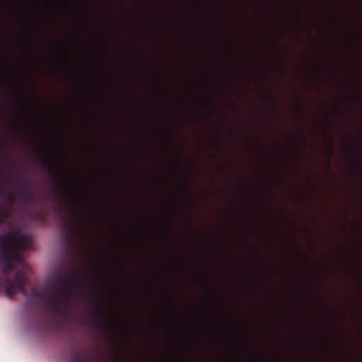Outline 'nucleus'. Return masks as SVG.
<instances>
[{
    "label": "nucleus",
    "instance_id": "1",
    "mask_svg": "<svg viewBox=\"0 0 362 362\" xmlns=\"http://www.w3.org/2000/svg\"><path fill=\"white\" fill-rule=\"evenodd\" d=\"M78 277L81 281L86 279L90 285V291L95 296L99 293V286L97 281L82 272H62L58 275L48 288L42 291L34 293L44 307L51 313H58L62 310L63 302L69 303L76 296V290L73 284V279Z\"/></svg>",
    "mask_w": 362,
    "mask_h": 362
},
{
    "label": "nucleus",
    "instance_id": "2",
    "mask_svg": "<svg viewBox=\"0 0 362 362\" xmlns=\"http://www.w3.org/2000/svg\"><path fill=\"white\" fill-rule=\"evenodd\" d=\"M32 240L29 235H21L19 231L13 230L5 233L0 238V262L5 261L1 270L7 274L14 270L13 261L20 260L17 252L26 251L30 248Z\"/></svg>",
    "mask_w": 362,
    "mask_h": 362
},
{
    "label": "nucleus",
    "instance_id": "3",
    "mask_svg": "<svg viewBox=\"0 0 362 362\" xmlns=\"http://www.w3.org/2000/svg\"><path fill=\"white\" fill-rule=\"evenodd\" d=\"M27 282L26 274L23 271H17L14 279L6 276L4 278V286L6 293L10 298H13L17 292L26 294L25 286Z\"/></svg>",
    "mask_w": 362,
    "mask_h": 362
},
{
    "label": "nucleus",
    "instance_id": "4",
    "mask_svg": "<svg viewBox=\"0 0 362 362\" xmlns=\"http://www.w3.org/2000/svg\"><path fill=\"white\" fill-rule=\"evenodd\" d=\"M17 185L23 189L21 192L22 202L30 206H35L39 201V197L35 190L30 187L28 181L23 177H19Z\"/></svg>",
    "mask_w": 362,
    "mask_h": 362
},
{
    "label": "nucleus",
    "instance_id": "5",
    "mask_svg": "<svg viewBox=\"0 0 362 362\" xmlns=\"http://www.w3.org/2000/svg\"><path fill=\"white\" fill-rule=\"evenodd\" d=\"M37 158L40 163L50 173L54 175V185L57 189L64 191L65 189L64 185L61 181L59 177L56 175V169L54 168L52 161L47 155L40 151H37Z\"/></svg>",
    "mask_w": 362,
    "mask_h": 362
},
{
    "label": "nucleus",
    "instance_id": "6",
    "mask_svg": "<svg viewBox=\"0 0 362 362\" xmlns=\"http://www.w3.org/2000/svg\"><path fill=\"white\" fill-rule=\"evenodd\" d=\"M9 216V212L7 209H0V225L4 223Z\"/></svg>",
    "mask_w": 362,
    "mask_h": 362
},
{
    "label": "nucleus",
    "instance_id": "7",
    "mask_svg": "<svg viewBox=\"0 0 362 362\" xmlns=\"http://www.w3.org/2000/svg\"><path fill=\"white\" fill-rule=\"evenodd\" d=\"M75 222V217H74V215L72 214L70 216V220H69V223H66V228L69 230H73V226H72V223Z\"/></svg>",
    "mask_w": 362,
    "mask_h": 362
},
{
    "label": "nucleus",
    "instance_id": "8",
    "mask_svg": "<svg viewBox=\"0 0 362 362\" xmlns=\"http://www.w3.org/2000/svg\"><path fill=\"white\" fill-rule=\"evenodd\" d=\"M59 199H60V200H62V201H66V202H67V204H68V206H69V209H72V207H73V204H72V203H71L70 201L66 200V199L63 196H62V195H60V196H59Z\"/></svg>",
    "mask_w": 362,
    "mask_h": 362
},
{
    "label": "nucleus",
    "instance_id": "9",
    "mask_svg": "<svg viewBox=\"0 0 362 362\" xmlns=\"http://www.w3.org/2000/svg\"><path fill=\"white\" fill-rule=\"evenodd\" d=\"M6 195L7 199L9 202H13L14 201L15 197L13 194H11V193H7Z\"/></svg>",
    "mask_w": 362,
    "mask_h": 362
},
{
    "label": "nucleus",
    "instance_id": "10",
    "mask_svg": "<svg viewBox=\"0 0 362 362\" xmlns=\"http://www.w3.org/2000/svg\"><path fill=\"white\" fill-rule=\"evenodd\" d=\"M115 343H116V346H117L116 356H117V358L119 359L120 357V346H119V343H117V342H115Z\"/></svg>",
    "mask_w": 362,
    "mask_h": 362
},
{
    "label": "nucleus",
    "instance_id": "11",
    "mask_svg": "<svg viewBox=\"0 0 362 362\" xmlns=\"http://www.w3.org/2000/svg\"><path fill=\"white\" fill-rule=\"evenodd\" d=\"M5 194L4 190L1 185L0 184V199Z\"/></svg>",
    "mask_w": 362,
    "mask_h": 362
},
{
    "label": "nucleus",
    "instance_id": "12",
    "mask_svg": "<svg viewBox=\"0 0 362 362\" xmlns=\"http://www.w3.org/2000/svg\"><path fill=\"white\" fill-rule=\"evenodd\" d=\"M94 305H95V310L98 312H100V308L98 305L96 304L95 302H94Z\"/></svg>",
    "mask_w": 362,
    "mask_h": 362
},
{
    "label": "nucleus",
    "instance_id": "13",
    "mask_svg": "<svg viewBox=\"0 0 362 362\" xmlns=\"http://www.w3.org/2000/svg\"><path fill=\"white\" fill-rule=\"evenodd\" d=\"M100 325H101V326L103 327V328H104V329L110 328V327H111V328L112 327V325L109 326V325H107L103 324V323H100Z\"/></svg>",
    "mask_w": 362,
    "mask_h": 362
},
{
    "label": "nucleus",
    "instance_id": "14",
    "mask_svg": "<svg viewBox=\"0 0 362 362\" xmlns=\"http://www.w3.org/2000/svg\"><path fill=\"white\" fill-rule=\"evenodd\" d=\"M4 76H5L6 77L8 78L10 80H11V79L13 78V76H12V75H11V74H7V75H5V74H4Z\"/></svg>",
    "mask_w": 362,
    "mask_h": 362
},
{
    "label": "nucleus",
    "instance_id": "15",
    "mask_svg": "<svg viewBox=\"0 0 362 362\" xmlns=\"http://www.w3.org/2000/svg\"><path fill=\"white\" fill-rule=\"evenodd\" d=\"M77 227L81 228V224L80 223H77Z\"/></svg>",
    "mask_w": 362,
    "mask_h": 362
},
{
    "label": "nucleus",
    "instance_id": "16",
    "mask_svg": "<svg viewBox=\"0 0 362 362\" xmlns=\"http://www.w3.org/2000/svg\"><path fill=\"white\" fill-rule=\"evenodd\" d=\"M66 238L69 240V237L66 235Z\"/></svg>",
    "mask_w": 362,
    "mask_h": 362
}]
</instances>
